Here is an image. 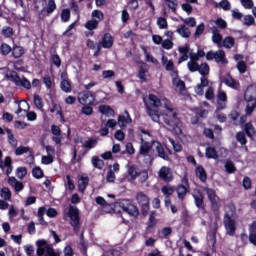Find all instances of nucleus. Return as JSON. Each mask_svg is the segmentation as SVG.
Returning <instances> with one entry per match:
<instances>
[{
	"label": "nucleus",
	"instance_id": "a18cd8bd",
	"mask_svg": "<svg viewBox=\"0 0 256 256\" xmlns=\"http://www.w3.org/2000/svg\"><path fill=\"white\" fill-rule=\"evenodd\" d=\"M236 140L240 145H247V138L245 136V132H238L236 134Z\"/></svg>",
	"mask_w": 256,
	"mask_h": 256
},
{
	"label": "nucleus",
	"instance_id": "0e129e2a",
	"mask_svg": "<svg viewBox=\"0 0 256 256\" xmlns=\"http://www.w3.org/2000/svg\"><path fill=\"white\" fill-rule=\"evenodd\" d=\"M0 53L2 55H9V53H11V46L8 44H2L0 47Z\"/></svg>",
	"mask_w": 256,
	"mask_h": 256
},
{
	"label": "nucleus",
	"instance_id": "412c9836",
	"mask_svg": "<svg viewBox=\"0 0 256 256\" xmlns=\"http://www.w3.org/2000/svg\"><path fill=\"white\" fill-rule=\"evenodd\" d=\"M214 61L216 63H222L223 65H227L228 61L227 58H225V51L218 50L215 52Z\"/></svg>",
	"mask_w": 256,
	"mask_h": 256
},
{
	"label": "nucleus",
	"instance_id": "2eb2a0df",
	"mask_svg": "<svg viewBox=\"0 0 256 256\" xmlns=\"http://www.w3.org/2000/svg\"><path fill=\"white\" fill-rule=\"evenodd\" d=\"M8 184L10 185V187H13V189H15L16 193H19V191H23V182L17 180V178L13 176L8 177Z\"/></svg>",
	"mask_w": 256,
	"mask_h": 256
},
{
	"label": "nucleus",
	"instance_id": "cd10ccee",
	"mask_svg": "<svg viewBox=\"0 0 256 256\" xmlns=\"http://www.w3.org/2000/svg\"><path fill=\"white\" fill-rule=\"evenodd\" d=\"M127 173L132 181H135L139 177V172L135 166L127 165Z\"/></svg>",
	"mask_w": 256,
	"mask_h": 256
},
{
	"label": "nucleus",
	"instance_id": "5701e85b",
	"mask_svg": "<svg viewBox=\"0 0 256 256\" xmlns=\"http://www.w3.org/2000/svg\"><path fill=\"white\" fill-rule=\"evenodd\" d=\"M172 83L177 93H183V91H185V82L183 80L179 78H174Z\"/></svg>",
	"mask_w": 256,
	"mask_h": 256
},
{
	"label": "nucleus",
	"instance_id": "a211bd4d",
	"mask_svg": "<svg viewBox=\"0 0 256 256\" xmlns=\"http://www.w3.org/2000/svg\"><path fill=\"white\" fill-rule=\"evenodd\" d=\"M127 123H131V116L129 115V112L126 110L124 112L123 116L118 117V125L119 127H127Z\"/></svg>",
	"mask_w": 256,
	"mask_h": 256
},
{
	"label": "nucleus",
	"instance_id": "0eeeda50",
	"mask_svg": "<svg viewBox=\"0 0 256 256\" xmlns=\"http://www.w3.org/2000/svg\"><path fill=\"white\" fill-rule=\"evenodd\" d=\"M203 191H205V193L212 205V209L214 211H219V208L221 207V202L219 200V197L215 193V190H213L211 188H203Z\"/></svg>",
	"mask_w": 256,
	"mask_h": 256
},
{
	"label": "nucleus",
	"instance_id": "dca6fc26",
	"mask_svg": "<svg viewBox=\"0 0 256 256\" xmlns=\"http://www.w3.org/2000/svg\"><path fill=\"white\" fill-rule=\"evenodd\" d=\"M176 33H178L180 37H183V39H189V37H191V30L184 24L177 27Z\"/></svg>",
	"mask_w": 256,
	"mask_h": 256
},
{
	"label": "nucleus",
	"instance_id": "bb28decb",
	"mask_svg": "<svg viewBox=\"0 0 256 256\" xmlns=\"http://www.w3.org/2000/svg\"><path fill=\"white\" fill-rule=\"evenodd\" d=\"M99 111L102 115H106V117H113V115H115V111L107 105L99 106Z\"/></svg>",
	"mask_w": 256,
	"mask_h": 256
},
{
	"label": "nucleus",
	"instance_id": "39448f33",
	"mask_svg": "<svg viewBox=\"0 0 256 256\" xmlns=\"http://www.w3.org/2000/svg\"><path fill=\"white\" fill-rule=\"evenodd\" d=\"M70 218V225L74 227V231H79V209L77 207L70 206L68 211L64 215V219Z\"/></svg>",
	"mask_w": 256,
	"mask_h": 256
},
{
	"label": "nucleus",
	"instance_id": "de8ad7c7",
	"mask_svg": "<svg viewBox=\"0 0 256 256\" xmlns=\"http://www.w3.org/2000/svg\"><path fill=\"white\" fill-rule=\"evenodd\" d=\"M143 51L146 57V61L148 63H153L154 65H157L159 63V61L157 59H155V57H153V55L147 53V50L145 49V47H143Z\"/></svg>",
	"mask_w": 256,
	"mask_h": 256
},
{
	"label": "nucleus",
	"instance_id": "680f3d73",
	"mask_svg": "<svg viewBox=\"0 0 256 256\" xmlns=\"http://www.w3.org/2000/svg\"><path fill=\"white\" fill-rule=\"evenodd\" d=\"M51 113H56V115H59L61 118H63V113H61V106L59 104L53 103V107L50 109Z\"/></svg>",
	"mask_w": 256,
	"mask_h": 256
},
{
	"label": "nucleus",
	"instance_id": "423d86ee",
	"mask_svg": "<svg viewBox=\"0 0 256 256\" xmlns=\"http://www.w3.org/2000/svg\"><path fill=\"white\" fill-rule=\"evenodd\" d=\"M151 149H153V142H147L141 137L139 154L142 157H146V163H151V161H153V157L150 155Z\"/></svg>",
	"mask_w": 256,
	"mask_h": 256
},
{
	"label": "nucleus",
	"instance_id": "4be33fe9",
	"mask_svg": "<svg viewBox=\"0 0 256 256\" xmlns=\"http://www.w3.org/2000/svg\"><path fill=\"white\" fill-rule=\"evenodd\" d=\"M136 201L139 205H141V207L144 205H149V197L143 192H138L136 194Z\"/></svg>",
	"mask_w": 256,
	"mask_h": 256
},
{
	"label": "nucleus",
	"instance_id": "7ed1b4c3",
	"mask_svg": "<svg viewBox=\"0 0 256 256\" xmlns=\"http://www.w3.org/2000/svg\"><path fill=\"white\" fill-rule=\"evenodd\" d=\"M244 99L249 103L246 107V115H251L256 107V85L247 87L244 93Z\"/></svg>",
	"mask_w": 256,
	"mask_h": 256
},
{
	"label": "nucleus",
	"instance_id": "603ef678",
	"mask_svg": "<svg viewBox=\"0 0 256 256\" xmlns=\"http://www.w3.org/2000/svg\"><path fill=\"white\" fill-rule=\"evenodd\" d=\"M187 67L191 73H195V71H198V69H199V64L197 62H194L193 60H190L187 63Z\"/></svg>",
	"mask_w": 256,
	"mask_h": 256
},
{
	"label": "nucleus",
	"instance_id": "774afa93",
	"mask_svg": "<svg viewBox=\"0 0 256 256\" xmlns=\"http://www.w3.org/2000/svg\"><path fill=\"white\" fill-rule=\"evenodd\" d=\"M249 241L256 247V228L250 231Z\"/></svg>",
	"mask_w": 256,
	"mask_h": 256
},
{
	"label": "nucleus",
	"instance_id": "aec40b11",
	"mask_svg": "<svg viewBox=\"0 0 256 256\" xmlns=\"http://www.w3.org/2000/svg\"><path fill=\"white\" fill-rule=\"evenodd\" d=\"M218 109H225V103H227V93L225 91H219L217 95Z\"/></svg>",
	"mask_w": 256,
	"mask_h": 256
},
{
	"label": "nucleus",
	"instance_id": "20e7f679",
	"mask_svg": "<svg viewBox=\"0 0 256 256\" xmlns=\"http://www.w3.org/2000/svg\"><path fill=\"white\" fill-rule=\"evenodd\" d=\"M5 77L6 79H8V81H12V83H15V85L24 87L25 89H31V82L27 80V78L19 77V74H17V72L15 71H8Z\"/></svg>",
	"mask_w": 256,
	"mask_h": 256
},
{
	"label": "nucleus",
	"instance_id": "9d476101",
	"mask_svg": "<svg viewBox=\"0 0 256 256\" xmlns=\"http://www.w3.org/2000/svg\"><path fill=\"white\" fill-rule=\"evenodd\" d=\"M176 192L178 199H185V196L189 193V180L187 178L182 179V184L178 185Z\"/></svg>",
	"mask_w": 256,
	"mask_h": 256
},
{
	"label": "nucleus",
	"instance_id": "473e14b6",
	"mask_svg": "<svg viewBox=\"0 0 256 256\" xmlns=\"http://www.w3.org/2000/svg\"><path fill=\"white\" fill-rule=\"evenodd\" d=\"M92 165L93 167H95L96 169H103V167L105 166V162H103L102 159H100L99 157H92Z\"/></svg>",
	"mask_w": 256,
	"mask_h": 256
},
{
	"label": "nucleus",
	"instance_id": "338daca9",
	"mask_svg": "<svg viewBox=\"0 0 256 256\" xmlns=\"http://www.w3.org/2000/svg\"><path fill=\"white\" fill-rule=\"evenodd\" d=\"M92 17L94 19H96V21H98V23H99V21H103V12H101L99 10H94L92 12Z\"/></svg>",
	"mask_w": 256,
	"mask_h": 256
},
{
	"label": "nucleus",
	"instance_id": "58836bf2",
	"mask_svg": "<svg viewBox=\"0 0 256 256\" xmlns=\"http://www.w3.org/2000/svg\"><path fill=\"white\" fill-rule=\"evenodd\" d=\"M23 53H25V50L21 46H15L12 49V55L15 57V59H19V57H23Z\"/></svg>",
	"mask_w": 256,
	"mask_h": 256
},
{
	"label": "nucleus",
	"instance_id": "f3484780",
	"mask_svg": "<svg viewBox=\"0 0 256 256\" xmlns=\"http://www.w3.org/2000/svg\"><path fill=\"white\" fill-rule=\"evenodd\" d=\"M99 43L104 49H111L113 47V37L110 34H105Z\"/></svg>",
	"mask_w": 256,
	"mask_h": 256
},
{
	"label": "nucleus",
	"instance_id": "c9c22d12",
	"mask_svg": "<svg viewBox=\"0 0 256 256\" xmlns=\"http://www.w3.org/2000/svg\"><path fill=\"white\" fill-rule=\"evenodd\" d=\"M244 131L248 137H254L255 136V127H253V124L246 123L244 126Z\"/></svg>",
	"mask_w": 256,
	"mask_h": 256
},
{
	"label": "nucleus",
	"instance_id": "a878e982",
	"mask_svg": "<svg viewBox=\"0 0 256 256\" xmlns=\"http://www.w3.org/2000/svg\"><path fill=\"white\" fill-rule=\"evenodd\" d=\"M196 176L202 181V183H205L207 181V172H205V168L203 166H198L196 168Z\"/></svg>",
	"mask_w": 256,
	"mask_h": 256
},
{
	"label": "nucleus",
	"instance_id": "6ab92c4d",
	"mask_svg": "<svg viewBox=\"0 0 256 256\" xmlns=\"http://www.w3.org/2000/svg\"><path fill=\"white\" fill-rule=\"evenodd\" d=\"M207 85H209V80H207L206 77H202V78H201V83L198 84V85L196 86V88H195V93H196L197 95L202 96V95L204 94L203 89H205V87H207Z\"/></svg>",
	"mask_w": 256,
	"mask_h": 256
},
{
	"label": "nucleus",
	"instance_id": "b1692460",
	"mask_svg": "<svg viewBox=\"0 0 256 256\" xmlns=\"http://www.w3.org/2000/svg\"><path fill=\"white\" fill-rule=\"evenodd\" d=\"M221 47L225 49H233L235 47V38L227 36L222 40Z\"/></svg>",
	"mask_w": 256,
	"mask_h": 256
},
{
	"label": "nucleus",
	"instance_id": "c03bdc74",
	"mask_svg": "<svg viewBox=\"0 0 256 256\" xmlns=\"http://www.w3.org/2000/svg\"><path fill=\"white\" fill-rule=\"evenodd\" d=\"M16 177H18V179H23L24 177H27V168L26 167H18L16 169Z\"/></svg>",
	"mask_w": 256,
	"mask_h": 256
},
{
	"label": "nucleus",
	"instance_id": "09e8293b",
	"mask_svg": "<svg viewBox=\"0 0 256 256\" xmlns=\"http://www.w3.org/2000/svg\"><path fill=\"white\" fill-rule=\"evenodd\" d=\"M34 105L36 109H40L41 111L43 110V99L40 98L39 95L35 94L34 95Z\"/></svg>",
	"mask_w": 256,
	"mask_h": 256
},
{
	"label": "nucleus",
	"instance_id": "bf43d9fd",
	"mask_svg": "<svg viewBox=\"0 0 256 256\" xmlns=\"http://www.w3.org/2000/svg\"><path fill=\"white\" fill-rule=\"evenodd\" d=\"M138 177H139L140 183H145L147 181V179H149V173L145 170L140 171V172H138Z\"/></svg>",
	"mask_w": 256,
	"mask_h": 256
},
{
	"label": "nucleus",
	"instance_id": "6e6d98bb",
	"mask_svg": "<svg viewBox=\"0 0 256 256\" xmlns=\"http://www.w3.org/2000/svg\"><path fill=\"white\" fill-rule=\"evenodd\" d=\"M168 3L169 9L175 13L177 11V7L179 6V2L177 0H165Z\"/></svg>",
	"mask_w": 256,
	"mask_h": 256
},
{
	"label": "nucleus",
	"instance_id": "e2e57ef3",
	"mask_svg": "<svg viewBox=\"0 0 256 256\" xmlns=\"http://www.w3.org/2000/svg\"><path fill=\"white\" fill-rule=\"evenodd\" d=\"M225 169H226L227 173H235V171H236L235 164H233L232 161H227L225 163Z\"/></svg>",
	"mask_w": 256,
	"mask_h": 256
},
{
	"label": "nucleus",
	"instance_id": "4d7b16f0",
	"mask_svg": "<svg viewBox=\"0 0 256 256\" xmlns=\"http://www.w3.org/2000/svg\"><path fill=\"white\" fill-rule=\"evenodd\" d=\"M55 161V158L51 155L42 156L41 163L43 165H51Z\"/></svg>",
	"mask_w": 256,
	"mask_h": 256
},
{
	"label": "nucleus",
	"instance_id": "ea45409f",
	"mask_svg": "<svg viewBox=\"0 0 256 256\" xmlns=\"http://www.w3.org/2000/svg\"><path fill=\"white\" fill-rule=\"evenodd\" d=\"M147 69H148L147 64H145V62H141L138 77L142 81H145V73H147Z\"/></svg>",
	"mask_w": 256,
	"mask_h": 256
},
{
	"label": "nucleus",
	"instance_id": "f257e3e1",
	"mask_svg": "<svg viewBox=\"0 0 256 256\" xmlns=\"http://www.w3.org/2000/svg\"><path fill=\"white\" fill-rule=\"evenodd\" d=\"M150 105L153 107H163L164 112L159 113V111L152 109L149 106H146L147 115L154 121V123H161V117L164 123L167 125L170 131L174 133H181V120L179 119V114L177 109L173 107V104L167 98L159 99L155 94H150L149 97Z\"/></svg>",
	"mask_w": 256,
	"mask_h": 256
},
{
	"label": "nucleus",
	"instance_id": "4468645a",
	"mask_svg": "<svg viewBox=\"0 0 256 256\" xmlns=\"http://www.w3.org/2000/svg\"><path fill=\"white\" fill-rule=\"evenodd\" d=\"M212 33V41L215 43L219 48H221V43L223 42V36H221V32L215 26L211 28Z\"/></svg>",
	"mask_w": 256,
	"mask_h": 256
},
{
	"label": "nucleus",
	"instance_id": "3c124183",
	"mask_svg": "<svg viewBox=\"0 0 256 256\" xmlns=\"http://www.w3.org/2000/svg\"><path fill=\"white\" fill-rule=\"evenodd\" d=\"M182 21L187 27H195L197 25V20L194 17L185 18Z\"/></svg>",
	"mask_w": 256,
	"mask_h": 256
},
{
	"label": "nucleus",
	"instance_id": "864d4df0",
	"mask_svg": "<svg viewBox=\"0 0 256 256\" xmlns=\"http://www.w3.org/2000/svg\"><path fill=\"white\" fill-rule=\"evenodd\" d=\"M157 25H158L159 29H167V27H169V24L167 23V19H165L163 17H159L157 19Z\"/></svg>",
	"mask_w": 256,
	"mask_h": 256
},
{
	"label": "nucleus",
	"instance_id": "f8f14e48",
	"mask_svg": "<svg viewBox=\"0 0 256 256\" xmlns=\"http://www.w3.org/2000/svg\"><path fill=\"white\" fill-rule=\"evenodd\" d=\"M152 151H156L158 157L164 159V161H169V156L165 153V148H163L161 143L157 141L152 142Z\"/></svg>",
	"mask_w": 256,
	"mask_h": 256
},
{
	"label": "nucleus",
	"instance_id": "ddd939ff",
	"mask_svg": "<svg viewBox=\"0 0 256 256\" xmlns=\"http://www.w3.org/2000/svg\"><path fill=\"white\" fill-rule=\"evenodd\" d=\"M158 175L163 181H173V172L171 171V168L167 166H163L162 168H160Z\"/></svg>",
	"mask_w": 256,
	"mask_h": 256
},
{
	"label": "nucleus",
	"instance_id": "5fc2aeb1",
	"mask_svg": "<svg viewBox=\"0 0 256 256\" xmlns=\"http://www.w3.org/2000/svg\"><path fill=\"white\" fill-rule=\"evenodd\" d=\"M162 193L165 195V197H171V195L175 193V189L171 186H164L162 187Z\"/></svg>",
	"mask_w": 256,
	"mask_h": 256
},
{
	"label": "nucleus",
	"instance_id": "2f4dec72",
	"mask_svg": "<svg viewBox=\"0 0 256 256\" xmlns=\"http://www.w3.org/2000/svg\"><path fill=\"white\" fill-rule=\"evenodd\" d=\"M162 65L165 67L166 71H173V61L169 60L165 55L162 56Z\"/></svg>",
	"mask_w": 256,
	"mask_h": 256
},
{
	"label": "nucleus",
	"instance_id": "4c0bfd02",
	"mask_svg": "<svg viewBox=\"0 0 256 256\" xmlns=\"http://www.w3.org/2000/svg\"><path fill=\"white\" fill-rule=\"evenodd\" d=\"M206 157L207 159H218L217 150L213 147L206 148Z\"/></svg>",
	"mask_w": 256,
	"mask_h": 256
},
{
	"label": "nucleus",
	"instance_id": "f03ea898",
	"mask_svg": "<svg viewBox=\"0 0 256 256\" xmlns=\"http://www.w3.org/2000/svg\"><path fill=\"white\" fill-rule=\"evenodd\" d=\"M36 246V253L38 256H61V251L55 250L53 245L49 244L45 239L37 240Z\"/></svg>",
	"mask_w": 256,
	"mask_h": 256
},
{
	"label": "nucleus",
	"instance_id": "69168bd1",
	"mask_svg": "<svg viewBox=\"0 0 256 256\" xmlns=\"http://www.w3.org/2000/svg\"><path fill=\"white\" fill-rule=\"evenodd\" d=\"M240 2L244 9H253V0H240Z\"/></svg>",
	"mask_w": 256,
	"mask_h": 256
},
{
	"label": "nucleus",
	"instance_id": "13d9d810",
	"mask_svg": "<svg viewBox=\"0 0 256 256\" xmlns=\"http://www.w3.org/2000/svg\"><path fill=\"white\" fill-rule=\"evenodd\" d=\"M30 148L27 146H20L15 149V155H25V153H29Z\"/></svg>",
	"mask_w": 256,
	"mask_h": 256
},
{
	"label": "nucleus",
	"instance_id": "6e6552de",
	"mask_svg": "<svg viewBox=\"0 0 256 256\" xmlns=\"http://www.w3.org/2000/svg\"><path fill=\"white\" fill-rule=\"evenodd\" d=\"M224 227L227 235H230L231 237L235 235V220L229 216V214H226L224 217Z\"/></svg>",
	"mask_w": 256,
	"mask_h": 256
},
{
	"label": "nucleus",
	"instance_id": "a19ab883",
	"mask_svg": "<svg viewBox=\"0 0 256 256\" xmlns=\"http://www.w3.org/2000/svg\"><path fill=\"white\" fill-rule=\"evenodd\" d=\"M200 75L203 77L207 76L209 74V64L207 63H202L200 66L198 65V70H197Z\"/></svg>",
	"mask_w": 256,
	"mask_h": 256
},
{
	"label": "nucleus",
	"instance_id": "49530a36",
	"mask_svg": "<svg viewBox=\"0 0 256 256\" xmlns=\"http://www.w3.org/2000/svg\"><path fill=\"white\" fill-rule=\"evenodd\" d=\"M57 9V5L55 4V0H49L48 1V6L46 8V13L47 15H51L53 11Z\"/></svg>",
	"mask_w": 256,
	"mask_h": 256
},
{
	"label": "nucleus",
	"instance_id": "37998d69",
	"mask_svg": "<svg viewBox=\"0 0 256 256\" xmlns=\"http://www.w3.org/2000/svg\"><path fill=\"white\" fill-rule=\"evenodd\" d=\"M98 25H99V21H97V19H93V20L88 21L85 24V27L89 31H93V30L97 29Z\"/></svg>",
	"mask_w": 256,
	"mask_h": 256
},
{
	"label": "nucleus",
	"instance_id": "8fccbe9b",
	"mask_svg": "<svg viewBox=\"0 0 256 256\" xmlns=\"http://www.w3.org/2000/svg\"><path fill=\"white\" fill-rule=\"evenodd\" d=\"M210 23H215L220 29H227V22L222 18H218L216 21L210 20Z\"/></svg>",
	"mask_w": 256,
	"mask_h": 256
},
{
	"label": "nucleus",
	"instance_id": "79ce46f5",
	"mask_svg": "<svg viewBox=\"0 0 256 256\" xmlns=\"http://www.w3.org/2000/svg\"><path fill=\"white\" fill-rule=\"evenodd\" d=\"M6 133L8 134L9 144L11 145V147L16 148L17 147V139H15V136L13 135L11 130H9V128L6 129Z\"/></svg>",
	"mask_w": 256,
	"mask_h": 256
},
{
	"label": "nucleus",
	"instance_id": "393cba45",
	"mask_svg": "<svg viewBox=\"0 0 256 256\" xmlns=\"http://www.w3.org/2000/svg\"><path fill=\"white\" fill-rule=\"evenodd\" d=\"M224 83L228 87H231L232 89H239V82L237 80L233 79L230 75L226 76L224 78Z\"/></svg>",
	"mask_w": 256,
	"mask_h": 256
},
{
	"label": "nucleus",
	"instance_id": "f704fd0d",
	"mask_svg": "<svg viewBox=\"0 0 256 256\" xmlns=\"http://www.w3.org/2000/svg\"><path fill=\"white\" fill-rule=\"evenodd\" d=\"M0 196L4 201H11V190L8 187H3Z\"/></svg>",
	"mask_w": 256,
	"mask_h": 256
},
{
	"label": "nucleus",
	"instance_id": "c756f323",
	"mask_svg": "<svg viewBox=\"0 0 256 256\" xmlns=\"http://www.w3.org/2000/svg\"><path fill=\"white\" fill-rule=\"evenodd\" d=\"M215 7H217V9H223V11H231V2H229V0H222L216 3Z\"/></svg>",
	"mask_w": 256,
	"mask_h": 256
},
{
	"label": "nucleus",
	"instance_id": "e433bc0d",
	"mask_svg": "<svg viewBox=\"0 0 256 256\" xmlns=\"http://www.w3.org/2000/svg\"><path fill=\"white\" fill-rule=\"evenodd\" d=\"M194 201L196 203V207H203V194L199 190L194 194Z\"/></svg>",
	"mask_w": 256,
	"mask_h": 256
},
{
	"label": "nucleus",
	"instance_id": "9b49d317",
	"mask_svg": "<svg viewBox=\"0 0 256 256\" xmlns=\"http://www.w3.org/2000/svg\"><path fill=\"white\" fill-rule=\"evenodd\" d=\"M2 158H3V152L0 150V168L1 169L6 168V175L9 176L10 173H13V165H12L11 157L7 156L4 162Z\"/></svg>",
	"mask_w": 256,
	"mask_h": 256
},
{
	"label": "nucleus",
	"instance_id": "052dcab7",
	"mask_svg": "<svg viewBox=\"0 0 256 256\" xmlns=\"http://www.w3.org/2000/svg\"><path fill=\"white\" fill-rule=\"evenodd\" d=\"M61 89L65 91V93H71V84L67 80H63L61 82Z\"/></svg>",
	"mask_w": 256,
	"mask_h": 256
},
{
	"label": "nucleus",
	"instance_id": "72a5a7b5",
	"mask_svg": "<svg viewBox=\"0 0 256 256\" xmlns=\"http://www.w3.org/2000/svg\"><path fill=\"white\" fill-rule=\"evenodd\" d=\"M242 23L245 27H251V25H255V18L252 15H245L242 17Z\"/></svg>",
	"mask_w": 256,
	"mask_h": 256
},
{
	"label": "nucleus",
	"instance_id": "7c9ffc66",
	"mask_svg": "<svg viewBox=\"0 0 256 256\" xmlns=\"http://www.w3.org/2000/svg\"><path fill=\"white\" fill-rule=\"evenodd\" d=\"M124 211L128 213L129 215H132V217H138L139 216V209H137V206L135 205H128L124 208Z\"/></svg>",
	"mask_w": 256,
	"mask_h": 256
},
{
	"label": "nucleus",
	"instance_id": "1a4fd4ad",
	"mask_svg": "<svg viewBox=\"0 0 256 256\" xmlns=\"http://www.w3.org/2000/svg\"><path fill=\"white\" fill-rule=\"evenodd\" d=\"M78 101L81 105H93L95 103V95L89 92H80L78 94Z\"/></svg>",
	"mask_w": 256,
	"mask_h": 256
},
{
	"label": "nucleus",
	"instance_id": "c85d7f7f",
	"mask_svg": "<svg viewBox=\"0 0 256 256\" xmlns=\"http://www.w3.org/2000/svg\"><path fill=\"white\" fill-rule=\"evenodd\" d=\"M89 185V178L88 177H81L78 180V189L81 193L87 189V186Z\"/></svg>",
	"mask_w": 256,
	"mask_h": 256
}]
</instances>
